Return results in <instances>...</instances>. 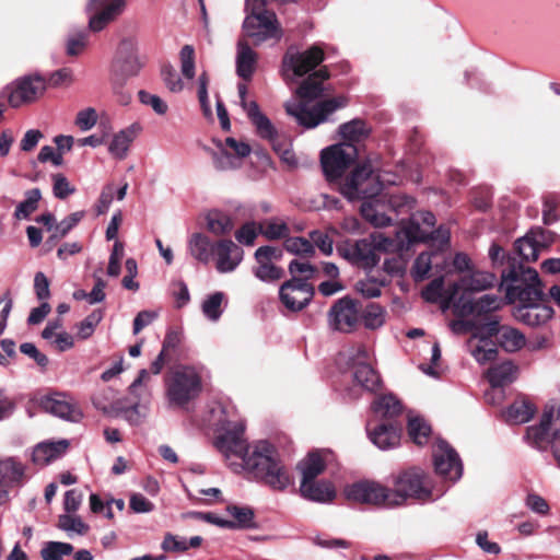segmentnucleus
<instances>
[{"label":"nucleus","instance_id":"49530a36","mask_svg":"<svg viewBox=\"0 0 560 560\" xmlns=\"http://www.w3.org/2000/svg\"><path fill=\"white\" fill-rule=\"evenodd\" d=\"M468 345L471 355L480 364H487L495 361L499 354L497 347L491 341L483 340L474 345L472 340H470Z\"/></svg>","mask_w":560,"mask_h":560},{"label":"nucleus","instance_id":"774afa93","mask_svg":"<svg viewBox=\"0 0 560 560\" xmlns=\"http://www.w3.org/2000/svg\"><path fill=\"white\" fill-rule=\"evenodd\" d=\"M310 241L313 246H316L324 255H331L334 241L328 233L314 230L310 232Z\"/></svg>","mask_w":560,"mask_h":560},{"label":"nucleus","instance_id":"423d86ee","mask_svg":"<svg viewBox=\"0 0 560 560\" xmlns=\"http://www.w3.org/2000/svg\"><path fill=\"white\" fill-rule=\"evenodd\" d=\"M143 65L133 40H121L112 67L113 90L120 104L127 105L131 101V94L124 91V85L128 79L138 75Z\"/></svg>","mask_w":560,"mask_h":560},{"label":"nucleus","instance_id":"de8ad7c7","mask_svg":"<svg viewBox=\"0 0 560 560\" xmlns=\"http://www.w3.org/2000/svg\"><path fill=\"white\" fill-rule=\"evenodd\" d=\"M40 198L42 194L38 188L27 190L25 199L16 206L14 217L19 220L27 219L37 209Z\"/></svg>","mask_w":560,"mask_h":560},{"label":"nucleus","instance_id":"9d476101","mask_svg":"<svg viewBox=\"0 0 560 560\" xmlns=\"http://www.w3.org/2000/svg\"><path fill=\"white\" fill-rule=\"evenodd\" d=\"M390 493L392 488L368 480L355 482L345 489L348 500L376 506H395Z\"/></svg>","mask_w":560,"mask_h":560},{"label":"nucleus","instance_id":"72a5a7b5","mask_svg":"<svg viewBox=\"0 0 560 560\" xmlns=\"http://www.w3.org/2000/svg\"><path fill=\"white\" fill-rule=\"evenodd\" d=\"M536 411L535 406L522 397L512 402L503 412L506 422L512 424H522L529 421Z\"/></svg>","mask_w":560,"mask_h":560},{"label":"nucleus","instance_id":"c03bdc74","mask_svg":"<svg viewBox=\"0 0 560 560\" xmlns=\"http://www.w3.org/2000/svg\"><path fill=\"white\" fill-rule=\"evenodd\" d=\"M226 512L233 517V520H230L233 524L232 529L256 527L253 509L248 506L229 505L226 506Z\"/></svg>","mask_w":560,"mask_h":560},{"label":"nucleus","instance_id":"603ef678","mask_svg":"<svg viewBox=\"0 0 560 560\" xmlns=\"http://www.w3.org/2000/svg\"><path fill=\"white\" fill-rule=\"evenodd\" d=\"M73 546L69 542L48 541L40 550L43 560H62L65 556L71 555Z\"/></svg>","mask_w":560,"mask_h":560},{"label":"nucleus","instance_id":"c85d7f7f","mask_svg":"<svg viewBox=\"0 0 560 560\" xmlns=\"http://www.w3.org/2000/svg\"><path fill=\"white\" fill-rule=\"evenodd\" d=\"M517 373V365L512 360H504L491 365L486 373V377L492 387H502L514 382Z\"/></svg>","mask_w":560,"mask_h":560},{"label":"nucleus","instance_id":"338daca9","mask_svg":"<svg viewBox=\"0 0 560 560\" xmlns=\"http://www.w3.org/2000/svg\"><path fill=\"white\" fill-rule=\"evenodd\" d=\"M52 178V191L54 196L58 199H66L68 196L72 195L75 191V188L71 186L67 177L61 174H54Z\"/></svg>","mask_w":560,"mask_h":560},{"label":"nucleus","instance_id":"5701e85b","mask_svg":"<svg viewBox=\"0 0 560 560\" xmlns=\"http://www.w3.org/2000/svg\"><path fill=\"white\" fill-rule=\"evenodd\" d=\"M502 305L503 300L499 295L485 294L476 302L465 301L464 296H460L457 303H455V308L460 315H481L498 311Z\"/></svg>","mask_w":560,"mask_h":560},{"label":"nucleus","instance_id":"6e6d98bb","mask_svg":"<svg viewBox=\"0 0 560 560\" xmlns=\"http://www.w3.org/2000/svg\"><path fill=\"white\" fill-rule=\"evenodd\" d=\"M363 323L366 328L375 329L381 327L385 322L384 308L378 304L369 303L362 314Z\"/></svg>","mask_w":560,"mask_h":560},{"label":"nucleus","instance_id":"a18cd8bd","mask_svg":"<svg viewBox=\"0 0 560 560\" xmlns=\"http://www.w3.org/2000/svg\"><path fill=\"white\" fill-rule=\"evenodd\" d=\"M451 288L452 284H450L447 289L444 288V281L442 278L434 279L422 291V298L431 303H435L440 299L444 298L448 303H453L455 305V298L450 300V295L452 294Z\"/></svg>","mask_w":560,"mask_h":560},{"label":"nucleus","instance_id":"052dcab7","mask_svg":"<svg viewBox=\"0 0 560 560\" xmlns=\"http://www.w3.org/2000/svg\"><path fill=\"white\" fill-rule=\"evenodd\" d=\"M180 70L185 78L188 80L195 77V50L190 45H185L179 52Z\"/></svg>","mask_w":560,"mask_h":560},{"label":"nucleus","instance_id":"09e8293b","mask_svg":"<svg viewBox=\"0 0 560 560\" xmlns=\"http://www.w3.org/2000/svg\"><path fill=\"white\" fill-rule=\"evenodd\" d=\"M431 433L430 425L420 417H409L408 434L417 445H423L428 442Z\"/></svg>","mask_w":560,"mask_h":560},{"label":"nucleus","instance_id":"5fc2aeb1","mask_svg":"<svg viewBox=\"0 0 560 560\" xmlns=\"http://www.w3.org/2000/svg\"><path fill=\"white\" fill-rule=\"evenodd\" d=\"M287 252L303 256V257H312L315 254V248L310 240L304 237H287L283 244Z\"/></svg>","mask_w":560,"mask_h":560},{"label":"nucleus","instance_id":"13d9d810","mask_svg":"<svg viewBox=\"0 0 560 560\" xmlns=\"http://www.w3.org/2000/svg\"><path fill=\"white\" fill-rule=\"evenodd\" d=\"M213 163L219 171L234 170L241 165L237 156H234L226 148H222L219 152L213 153Z\"/></svg>","mask_w":560,"mask_h":560},{"label":"nucleus","instance_id":"bb28decb","mask_svg":"<svg viewBox=\"0 0 560 560\" xmlns=\"http://www.w3.org/2000/svg\"><path fill=\"white\" fill-rule=\"evenodd\" d=\"M141 131L139 124H132L115 133L108 144V152L117 160H124L138 133Z\"/></svg>","mask_w":560,"mask_h":560},{"label":"nucleus","instance_id":"1a4fd4ad","mask_svg":"<svg viewBox=\"0 0 560 560\" xmlns=\"http://www.w3.org/2000/svg\"><path fill=\"white\" fill-rule=\"evenodd\" d=\"M358 156L353 143H338L322 151L320 164L328 182L338 180Z\"/></svg>","mask_w":560,"mask_h":560},{"label":"nucleus","instance_id":"4be33fe9","mask_svg":"<svg viewBox=\"0 0 560 560\" xmlns=\"http://www.w3.org/2000/svg\"><path fill=\"white\" fill-rule=\"evenodd\" d=\"M495 282V276L487 271H474L452 283L450 300L456 298L459 291L480 292L491 288Z\"/></svg>","mask_w":560,"mask_h":560},{"label":"nucleus","instance_id":"4d7b16f0","mask_svg":"<svg viewBox=\"0 0 560 560\" xmlns=\"http://www.w3.org/2000/svg\"><path fill=\"white\" fill-rule=\"evenodd\" d=\"M104 313L102 310H94L90 315H88L82 322L78 325V337L80 339H88L91 337L96 328V326L103 319Z\"/></svg>","mask_w":560,"mask_h":560},{"label":"nucleus","instance_id":"b1692460","mask_svg":"<svg viewBox=\"0 0 560 560\" xmlns=\"http://www.w3.org/2000/svg\"><path fill=\"white\" fill-rule=\"evenodd\" d=\"M40 404L45 411L61 419L77 422L82 418V412L74 405L67 401L63 394L56 393L46 396Z\"/></svg>","mask_w":560,"mask_h":560},{"label":"nucleus","instance_id":"680f3d73","mask_svg":"<svg viewBox=\"0 0 560 560\" xmlns=\"http://www.w3.org/2000/svg\"><path fill=\"white\" fill-rule=\"evenodd\" d=\"M259 233V223L246 222L235 232V238L243 245L252 246Z\"/></svg>","mask_w":560,"mask_h":560},{"label":"nucleus","instance_id":"a211bd4d","mask_svg":"<svg viewBox=\"0 0 560 560\" xmlns=\"http://www.w3.org/2000/svg\"><path fill=\"white\" fill-rule=\"evenodd\" d=\"M339 250L350 262L365 269L375 267L380 261V256L375 253L370 237L348 243Z\"/></svg>","mask_w":560,"mask_h":560},{"label":"nucleus","instance_id":"20e7f679","mask_svg":"<svg viewBox=\"0 0 560 560\" xmlns=\"http://www.w3.org/2000/svg\"><path fill=\"white\" fill-rule=\"evenodd\" d=\"M201 390V372L196 366L179 364L165 376V395L171 407H186Z\"/></svg>","mask_w":560,"mask_h":560},{"label":"nucleus","instance_id":"ddd939ff","mask_svg":"<svg viewBox=\"0 0 560 560\" xmlns=\"http://www.w3.org/2000/svg\"><path fill=\"white\" fill-rule=\"evenodd\" d=\"M360 307L351 298L337 300L328 312V324L334 330L350 332L359 322Z\"/></svg>","mask_w":560,"mask_h":560},{"label":"nucleus","instance_id":"f704fd0d","mask_svg":"<svg viewBox=\"0 0 560 560\" xmlns=\"http://www.w3.org/2000/svg\"><path fill=\"white\" fill-rule=\"evenodd\" d=\"M401 229L396 232V237L390 238L385 236L381 232L372 233L370 235L371 242H373L374 250L378 254V252L394 253L401 252L404 249H408L411 244H408L404 234L400 233Z\"/></svg>","mask_w":560,"mask_h":560},{"label":"nucleus","instance_id":"8fccbe9b","mask_svg":"<svg viewBox=\"0 0 560 560\" xmlns=\"http://www.w3.org/2000/svg\"><path fill=\"white\" fill-rule=\"evenodd\" d=\"M257 266L253 268L254 276L262 282H276L283 278L284 270L273 262L256 261Z\"/></svg>","mask_w":560,"mask_h":560},{"label":"nucleus","instance_id":"0e129e2a","mask_svg":"<svg viewBox=\"0 0 560 560\" xmlns=\"http://www.w3.org/2000/svg\"><path fill=\"white\" fill-rule=\"evenodd\" d=\"M84 217L83 211H77L56 224L52 237H65Z\"/></svg>","mask_w":560,"mask_h":560},{"label":"nucleus","instance_id":"37998d69","mask_svg":"<svg viewBox=\"0 0 560 560\" xmlns=\"http://www.w3.org/2000/svg\"><path fill=\"white\" fill-rule=\"evenodd\" d=\"M206 220L208 230L218 236L229 234L234 228L232 218L218 210L210 211Z\"/></svg>","mask_w":560,"mask_h":560},{"label":"nucleus","instance_id":"aec40b11","mask_svg":"<svg viewBox=\"0 0 560 560\" xmlns=\"http://www.w3.org/2000/svg\"><path fill=\"white\" fill-rule=\"evenodd\" d=\"M435 215L430 211H418L411 218L410 223L407 226L401 228V234H404L408 244L415 242H425L429 237V230H432L435 225Z\"/></svg>","mask_w":560,"mask_h":560},{"label":"nucleus","instance_id":"f3484780","mask_svg":"<svg viewBox=\"0 0 560 560\" xmlns=\"http://www.w3.org/2000/svg\"><path fill=\"white\" fill-rule=\"evenodd\" d=\"M211 250L215 258V268L221 273L234 271L244 258L243 248L228 238L213 243Z\"/></svg>","mask_w":560,"mask_h":560},{"label":"nucleus","instance_id":"69168bd1","mask_svg":"<svg viewBox=\"0 0 560 560\" xmlns=\"http://www.w3.org/2000/svg\"><path fill=\"white\" fill-rule=\"evenodd\" d=\"M431 254L429 253H421L416 258L411 275L416 281H422L427 278L429 271L431 270Z\"/></svg>","mask_w":560,"mask_h":560},{"label":"nucleus","instance_id":"a19ab883","mask_svg":"<svg viewBox=\"0 0 560 560\" xmlns=\"http://www.w3.org/2000/svg\"><path fill=\"white\" fill-rule=\"evenodd\" d=\"M213 244L210 240L200 233L191 235L188 242V249L190 255L202 264H208L210 258L213 256L211 250Z\"/></svg>","mask_w":560,"mask_h":560},{"label":"nucleus","instance_id":"864d4df0","mask_svg":"<svg viewBox=\"0 0 560 560\" xmlns=\"http://www.w3.org/2000/svg\"><path fill=\"white\" fill-rule=\"evenodd\" d=\"M503 325H500L499 318L497 316H491L487 322L481 323L475 327L472 332V338H479V341H491L490 338L497 337L501 332V328Z\"/></svg>","mask_w":560,"mask_h":560},{"label":"nucleus","instance_id":"e433bc0d","mask_svg":"<svg viewBox=\"0 0 560 560\" xmlns=\"http://www.w3.org/2000/svg\"><path fill=\"white\" fill-rule=\"evenodd\" d=\"M378 199H370L365 200L361 205V214L362 217L370 222L372 225L376 228H384L392 224L393 219L386 213L382 212L380 208Z\"/></svg>","mask_w":560,"mask_h":560},{"label":"nucleus","instance_id":"e2e57ef3","mask_svg":"<svg viewBox=\"0 0 560 560\" xmlns=\"http://www.w3.org/2000/svg\"><path fill=\"white\" fill-rule=\"evenodd\" d=\"M289 271L293 276L292 278H298L308 282V280L315 276L316 268L308 261L294 259L289 265Z\"/></svg>","mask_w":560,"mask_h":560},{"label":"nucleus","instance_id":"2f4dec72","mask_svg":"<svg viewBox=\"0 0 560 560\" xmlns=\"http://www.w3.org/2000/svg\"><path fill=\"white\" fill-rule=\"evenodd\" d=\"M300 492L303 498L319 503L330 502L336 497L334 486L327 481L301 482Z\"/></svg>","mask_w":560,"mask_h":560},{"label":"nucleus","instance_id":"4c0bfd02","mask_svg":"<svg viewBox=\"0 0 560 560\" xmlns=\"http://www.w3.org/2000/svg\"><path fill=\"white\" fill-rule=\"evenodd\" d=\"M370 132L371 128L360 118H354L339 126V133L347 140L346 143L359 142L365 139Z\"/></svg>","mask_w":560,"mask_h":560},{"label":"nucleus","instance_id":"473e14b6","mask_svg":"<svg viewBox=\"0 0 560 560\" xmlns=\"http://www.w3.org/2000/svg\"><path fill=\"white\" fill-rule=\"evenodd\" d=\"M68 446L69 442L67 440L39 443L33 451L32 459L37 465H47L66 453Z\"/></svg>","mask_w":560,"mask_h":560},{"label":"nucleus","instance_id":"f257e3e1","mask_svg":"<svg viewBox=\"0 0 560 560\" xmlns=\"http://www.w3.org/2000/svg\"><path fill=\"white\" fill-rule=\"evenodd\" d=\"M221 429L223 433L217 436L214 444L225 457H240L245 470L273 490L281 491L291 485V477L270 443L259 441L249 447L244 439L245 428L242 422H228Z\"/></svg>","mask_w":560,"mask_h":560},{"label":"nucleus","instance_id":"bf43d9fd","mask_svg":"<svg viewBox=\"0 0 560 560\" xmlns=\"http://www.w3.org/2000/svg\"><path fill=\"white\" fill-rule=\"evenodd\" d=\"M387 202L390 211L396 215L407 214L415 208V199L407 195H392Z\"/></svg>","mask_w":560,"mask_h":560},{"label":"nucleus","instance_id":"412c9836","mask_svg":"<svg viewBox=\"0 0 560 560\" xmlns=\"http://www.w3.org/2000/svg\"><path fill=\"white\" fill-rule=\"evenodd\" d=\"M553 416L555 408L546 407L540 417L539 423L527 428L526 439L533 446L544 450L551 443L556 435V433L551 432Z\"/></svg>","mask_w":560,"mask_h":560},{"label":"nucleus","instance_id":"9b49d317","mask_svg":"<svg viewBox=\"0 0 560 560\" xmlns=\"http://www.w3.org/2000/svg\"><path fill=\"white\" fill-rule=\"evenodd\" d=\"M243 30L246 36L254 39L255 45L282 36L275 12L261 14H247L243 22Z\"/></svg>","mask_w":560,"mask_h":560},{"label":"nucleus","instance_id":"c756f323","mask_svg":"<svg viewBox=\"0 0 560 560\" xmlns=\"http://www.w3.org/2000/svg\"><path fill=\"white\" fill-rule=\"evenodd\" d=\"M351 370L353 382L362 389L373 393L381 387V376L370 362L354 363Z\"/></svg>","mask_w":560,"mask_h":560},{"label":"nucleus","instance_id":"393cba45","mask_svg":"<svg viewBox=\"0 0 560 560\" xmlns=\"http://www.w3.org/2000/svg\"><path fill=\"white\" fill-rule=\"evenodd\" d=\"M257 60V52L246 40L240 39L235 59L237 75L245 81H250L256 70Z\"/></svg>","mask_w":560,"mask_h":560},{"label":"nucleus","instance_id":"2eb2a0df","mask_svg":"<svg viewBox=\"0 0 560 560\" xmlns=\"http://www.w3.org/2000/svg\"><path fill=\"white\" fill-rule=\"evenodd\" d=\"M125 5V0H90L86 5V11L90 14V30L94 32L102 31L122 13Z\"/></svg>","mask_w":560,"mask_h":560},{"label":"nucleus","instance_id":"f03ea898","mask_svg":"<svg viewBox=\"0 0 560 560\" xmlns=\"http://www.w3.org/2000/svg\"><path fill=\"white\" fill-rule=\"evenodd\" d=\"M501 288L509 303H518L514 317L529 327L545 326L553 317V308L542 292L538 272L511 259L502 270Z\"/></svg>","mask_w":560,"mask_h":560},{"label":"nucleus","instance_id":"6ab92c4d","mask_svg":"<svg viewBox=\"0 0 560 560\" xmlns=\"http://www.w3.org/2000/svg\"><path fill=\"white\" fill-rule=\"evenodd\" d=\"M46 89L45 81L40 77L24 78L16 82L9 91L8 101L12 107H20L24 103H31L43 95Z\"/></svg>","mask_w":560,"mask_h":560},{"label":"nucleus","instance_id":"39448f33","mask_svg":"<svg viewBox=\"0 0 560 560\" xmlns=\"http://www.w3.org/2000/svg\"><path fill=\"white\" fill-rule=\"evenodd\" d=\"M392 498L395 506L402 505L408 499L421 502L434 501L442 495L435 491L430 476L418 467L399 472L393 481Z\"/></svg>","mask_w":560,"mask_h":560},{"label":"nucleus","instance_id":"dca6fc26","mask_svg":"<svg viewBox=\"0 0 560 560\" xmlns=\"http://www.w3.org/2000/svg\"><path fill=\"white\" fill-rule=\"evenodd\" d=\"M25 466L15 457L0 459V505L9 499V490L24 485Z\"/></svg>","mask_w":560,"mask_h":560},{"label":"nucleus","instance_id":"6e6552de","mask_svg":"<svg viewBox=\"0 0 560 560\" xmlns=\"http://www.w3.org/2000/svg\"><path fill=\"white\" fill-rule=\"evenodd\" d=\"M324 59V48L318 44L304 51L290 47L282 58V77L287 82H293L313 71Z\"/></svg>","mask_w":560,"mask_h":560},{"label":"nucleus","instance_id":"a878e982","mask_svg":"<svg viewBox=\"0 0 560 560\" xmlns=\"http://www.w3.org/2000/svg\"><path fill=\"white\" fill-rule=\"evenodd\" d=\"M545 232H529L516 240L514 247L517 255L525 261H535L541 248L546 247Z\"/></svg>","mask_w":560,"mask_h":560},{"label":"nucleus","instance_id":"7c9ffc66","mask_svg":"<svg viewBox=\"0 0 560 560\" xmlns=\"http://www.w3.org/2000/svg\"><path fill=\"white\" fill-rule=\"evenodd\" d=\"M369 438L381 450L394 448L400 442V429L394 424L381 423L369 430Z\"/></svg>","mask_w":560,"mask_h":560},{"label":"nucleus","instance_id":"79ce46f5","mask_svg":"<svg viewBox=\"0 0 560 560\" xmlns=\"http://www.w3.org/2000/svg\"><path fill=\"white\" fill-rule=\"evenodd\" d=\"M260 234L269 241L285 238L290 234V228L280 218H270L259 223Z\"/></svg>","mask_w":560,"mask_h":560},{"label":"nucleus","instance_id":"0eeeda50","mask_svg":"<svg viewBox=\"0 0 560 560\" xmlns=\"http://www.w3.org/2000/svg\"><path fill=\"white\" fill-rule=\"evenodd\" d=\"M382 189L383 184L370 162L358 165L340 185V192L350 201L373 199Z\"/></svg>","mask_w":560,"mask_h":560},{"label":"nucleus","instance_id":"58836bf2","mask_svg":"<svg viewBox=\"0 0 560 560\" xmlns=\"http://www.w3.org/2000/svg\"><path fill=\"white\" fill-rule=\"evenodd\" d=\"M498 343L508 352H516L525 346L526 338L517 328L503 325Z\"/></svg>","mask_w":560,"mask_h":560},{"label":"nucleus","instance_id":"4468645a","mask_svg":"<svg viewBox=\"0 0 560 560\" xmlns=\"http://www.w3.org/2000/svg\"><path fill=\"white\" fill-rule=\"evenodd\" d=\"M314 293V287L310 282L292 278L282 283L279 290V298L288 310L298 312L310 304Z\"/></svg>","mask_w":560,"mask_h":560},{"label":"nucleus","instance_id":"7ed1b4c3","mask_svg":"<svg viewBox=\"0 0 560 560\" xmlns=\"http://www.w3.org/2000/svg\"><path fill=\"white\" fill-rule=\"evenodd\" d=\"M328 78L329 72L326 68L314 71L296 89V95L301 101L285 104L287 114L294 117L300 126L306 129L315 128L328 120V116L335 110L347 105V98L343 96L319 102L312 107L307 105L308 102H313L323 95V82Z\"/></svg>","mask_w":560,"mask_h":560},{"label":"nucleus","instance_id":"ea45409f","mask_svg":"<svg viewBox=\"0 0 560 560\" xmlns=\"http://www.w3.org/2000/svg\"><path fill=\"white\" fill-rule=\"evenodd\" d=\"M372 408L375 415L384 419H393L402 411L401 402L392 394L376 398Z\"/></svg>","mask_w":560,"mask_h":560},{"label":"nucleus","instance_id":"c9c22d12","mask_svg":"<svg viewBox=\"0 0 560 560\" xmlns=\"http://www.w3.org/2000/svg\"><path fill=\"white\" fill-rule=\"evenodd\" d=\"M298 469L302 474L301 482L315 480L325 469L322 453L318 451L308 453V455L298 464Z\"/></svg>","mask_w":560,"mask_h":560},{"label":"nucleus","instance_id":"f8f14e48","mask_svg":"<svg viewBox=\"0 0 560 560\" xmlns=\"http://www.w3.org/2000/svg\"><path fill=\"white\" fill-rule=\"evenodd\" d=\"M433 464L436 475L445 480L456 482L463 475V464L457 452L443 440L433 446Z\"/></svg>","mask_w":560,"mask_h":560},{"label":"nucleus","instance_id":"cd10ccee","mask_svg":"<svg viewBox=\"0 0 560 560\" xmlns=\"http://www.w3.org/2000/svg\"><path fill=\"white\" fill-rule=\"evenodd\" d=\"M250 122L255 126L257 135L275 143L278 138V131L271 120L260 110L257 102L248 103V112L246 113Z\"/></svg>","mask_w":560,"mask_h":560},{"label":"nucleus","instance_id":"3c124183","mask_svg":"<svg viewBox=\"0 0 560 560\" xmlns=\"http://www.w3.org/2000/svg\"><path fill=\"white\" fill-rule=\"evenodd\" d=\"M224 298L225 296L223 292H214L207 296V299L202 302V313L209 320H219L223 313L222 303Z\"/></svg>","mask_w":560,"mask_h":560}]
</instances>
